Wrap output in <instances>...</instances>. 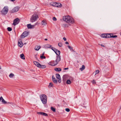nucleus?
I'll return each instance as SVG.
<instances>
[{
    "label": "nucleus",
    "mask_w": 121,
    "mask_h": 121,
    "mask_svg": "<svg viewBox=\"0 0 121 121\" xmlns=\"http://www.w3.org/2000/svg\"><path fill=\"white\" fill-rule=\"evenodd\" d=\"M40 66H39V68L42 69L45 68L46 67V66L45 65H40Z\"/></svg>",
    "instance_id": "28"
},
{
    "label": "nucleus",
    "mask_w": 121,
    "mask_h": 121,
    "mask_svg": "<svg viewBox=\"0 0 121 121\" xmlns=\"http://www.w3.org/2000/svg\"><path fill=\"white\" fill-rule=\"evenodd\" d=\"M57 56H60V52L57 49H55V51L54 52Z\"/></svg>",
    "instance_id": "12"
},
{
    "label": "nucleus",
    "mask_w": 121,
    "mask_h": 121,
    "mask_svg": "<svg viewBox=\"0 0 121 121\" xmlns=\"http://www.w3.org/2000/svg\"><path fill=\"white\" fill-rule=\"evenodd\" d=\"M85 67L84 65H82V67L81 68H80V69L82 71L84 69Z\"/></svg>",
    "instance_id": "30"
},
{
    "label": "nucleus",
    "mask_w": 121,
    "mask_h": 121,
    "mask_svg": "<svg viewBox=\"0 0 121 121\" xmlns=\"http://www.w3.org/2000/svg\"><path fill=\"white\" fill-rule=\"evenodd\" d=\"M44 40H45L46 41V40H48V39H44Z\"/></svg>",
    "instance_id": "49"
},
{
    "label": "nucleus",
    "mask_w": 121,
    "mask_h": 121,
    "mask_svg": "<svg viewBox=\"0 0 121 121\" xmlns=\"http://www.w3.org/2000/svg\"><path fill=\"white\" fill-rule=\"evenodd\" d=\"M14 76V74L13 73H11L9 75V76L10 78H13Z\"/></svg>",
    "instance_id": "31"
},
{
    "label": "nucleus",
    "mask_w": 121,
    "mask_h": 121,
    "mask_svg": "<svg viewBox=\"0 0 121 121\" xmlns=\"http://www.w3.org/2000/svg\"><path fill=\"white\" fill-rule=\"evenodd\" d=\"M35 25H32L30 24H28L27 25V26L28 28L30 29L32 28V26H34Z\"/></svg>",
    "instance_id": "20"
},
{
    "label": "nucleus",
    "mask_w": 121,
    "mask_h": 121,
    "mask_svg": "<svg viewBox=\"0 0 121 121\" xmlns=\"http://www.w3.org/2000/svg\"><path fill=\"white\" fill-rule=\"evenodd\" d=\"M56 61L58 63L60 60L61 59L60 56H56Z\"/></svg>",
    "instance_id": "11"
},
{
    "label": "nucleus",
    "mask_w": 121,
    "mask_h": 121,
    "mask_svg": "<svg viewBox=\"0 0 121 121\" xmlns=\"http://www.w3.org/2000/svg\"><path fill=\"white\" fill-rule=\"evenodd\" d=\"M101 46L103 47H104V45L103 44H101Z\"/></svg>",
    "instance_id": "48"
},
{
    "label": "nucleus",
    "mask_w": 121,
    "mask_h": 121,
    "mask_svg": "<svg viewBox=\"0 0 121 121\" xmlns=\"http://www.w3.org/2000/svg\"><path fill=\"white\" fill-rule=\"evenodd\" d=\"M51 49L54 52V51H55V49H56L55 48H54L53 47H52V48H51Z\"/></svg>",
    "instance_id": "41"
},
{
    "label": "nucleus",
    "mask_w": 121,
    "mask_h": 121,
    "mask_svg": "<svg viewBox=\"0 0 121 121\" xmlns=\"http://www.w3.org/2000/svg\"><path fill=\"white\" fill-rule=\"evenodd\" d=\"M7 30L8 31H10L12 30V28L10 27H8L7 28Z\"/></svg>",
    "instance_id": "35"
},
{
    "label": "nucleus",
    "mask_w": 121,
    "mask_h": 121,
    "mask_svg": "<svg viewBox=\"0 0 121 121\" xmlns=\"http://www.w3.org/2000/svg\"><path fill=\"white\" fill-rule=\"evenodd\" d=\"M21 58L23 59H25V56L23 54H22L20 55Z\"/></svg>",
    "instance_id": "26"
},
{
    "label": "nucleus",
    "mask_w": 121,
    "mask_h": 121,
    "mask_svg": "<svg viewBox=\"0 0 121 121\" xmlns=\"http://www.w3.org/2000/svg\"><path fill=\"white\" fill-rule=\"evenodd\" d=\"M68 69H69V68H65L64 69L65 70H66Z\"/></svg>",
    "instance_id": "45"
},
{
    "label": "nucleus",
    "mask_w": 121,
    "mask_h": 121,
    "mask_svg": "<svg viewBox=\"0 0 121 121\" xmlns=\"http://www.w3.org/2000/svg\"><path fill=\"white\" fill-rule=\"evenodd\" d=\"M53 86V83H52L50 82L49 83V85L48 86V87L49 88H51V87H52Z\"/></svg>",
    "instance_id": "27"
},
{
    "label": "nucleus",
    "mask_w": 121,
    "mask_h": 121,
    "mask_svg": "<svg viewBox=\"0 0 121 121\" xmlns=\"http://www.w3.org/2000/svg\"><path fill=\"white\" fill-rule=\"evenodd\" d=\"M36 24H37V23H36L35 24V25H36Z\"/></svg>",
    "instance_id": "51"
},
{
    "label": "nucleus",
    "mask_w": 121,
    "mask_h": 121,
    "mask_svg": "<svg viewBox=\"0 0 121 121\" xmlns=\"http://www.w3.org/2000/svg\"><path fill=\"white\" fill-rule=\"evenodd\" d=\"M62 6L61 4L60 3H57L56 2V7H60Z\"/></svg>",
    "instance_id": "17"
},
{
    "label": "nucleus",
    "mask_w": 121,
    "mask_h": 121,
    "mask_svg": "<svg viewBox=\"0 0 121 121\" xmlns=\"http://www.w3.org/2000/svg\"><path fill=\"white\" fill-rule=\"evenodd\" d=\"M34 63L35 65L37 67L39 68V66H40V64L38 62L36 61H34Z\"/></svg>",
    "instance_id": "14"
},
{
    "label": "nucleus",
    "mask_w": 121,
    "mask_h": 121,
    "mask_svg": "<svg viewBox=\"0 0 121 121\" xmlns=\"http://www.w3.org/2000/svg\"><path fill=\"white\" fill-rule=\"evenodd\" d=\"M4 99L3 98L2 96H1L0 97V101H1V100L2 101Z\"/></svg>",
    "instance_id": "42"
},
{
    "label": "nucleus",
    "mask_w": 121,
    "mask_h": 121,
    "mask_svg": "<svg viewBox=\"0 0 121 121\" xmlns=\"http://www.w3.org/2000/svg\"><path fill=\"white\" fill-rule=\"evenodd\" d=\"M58 46L60 47L62 46V44L61 43H58Z\"/></svg>",
    "instance_id": "37"
},
{
    "label": "nucleus",
    "mask_w": 121,
    "mask_h": 121,
    "mask_svg": "<svg viewBox=\"0 0 121 121\" xmlns=\"http://www.w3.org/2000/svg\"><path fill=\"white\" fill-rule=\"evenodd\" d=\"M92 82L93 84H95L96 83L94 81V80Z\"/></svg>",
    "instance_id": "43"
},
{
    "label": "nucleus",
    "mask_w": 121,
    "mask_h": 121,
    "mask_svg": "<svg viewBox=\"0 0 121 121\" xmlns=\"http://www.w3.org/2000/svg\"><path fill=\"white\" fill-rule=\"evenodd\" d=\"M42 54L43 55H44V53H43Z\"/></svg>",
    "instance_id": "50"
},
{
    "label": "nucleus",
    "mask_w": 121,
    "mask_h": 121,
    "mask_svg": "<svg viewBox=\"0 0 121 121\" xmlns=\"http://www.w3.org/2000/svg\"><path fill=\"white\" fill-rule=\"evenodd\" d=\"M65 110L67 112H69L70 111L69 109L68 108H66Z\"/></svg>",
    "instance_id": "39"
},
{
    "label": "nucleus",
    "mask_w": 121,
    "mask_h": 121,
    "mask_svg": "<svg viewBox=\"0 0 121 121\" xmlns=\"http://www.w3.org/2000/svg\"><path fill=\"white\" fill-rule=\"evenodd\" d=\"M56 75L57 79H59L58 81V82L59 83H60L61 81L60 75L59 74H56Z\"/></svg>",
    "instance_id": "10"
},
{
    "label": "nucleus",
    "mask_w": 121,
    "mask_h": 121,
    "mask_svg": "<svg viewBox=\"0 0 121 121\" xmlns=\"http://www.w3.org/2000/svg\"><path fill=\"white\" fill-rule=\"evenodd\" d=\"M8 11V8L7 6H5L1 11L2 14L3 15H6Z\"/></svg>",
    "instance_id": "4"
},
{
    "label": "nucleus",
    "mask_w": 121,
    "mask_h": 121,
    "mask_svg": "<svg viewBox=\"0 0 121 121\" xmlns=\"http://www.w3.org/2000/svg\"><path fill=\"white\" fill-rule=\"evenodd\" d=\"M117 37V35H113V34H109V38H116Z\"/></svg>",
    "instance_id": "18"
},
{
    "label": "nucleus",
    "mask_w": 121,
    "mask_h": 121,
    "mask_svg": "<svg viewBox=\"0 0 121 121\" xmlns=\"http://www.w3.org/2000/svg\"><path fill=\"white\" fill-rule=\"evenodd\" d=\"M20 7L17 6L11 10V12L12 13H15L17 12L19 9Z\"/></svg>",
    "instance_id": "7"
},
{
    "label": "nucleus",
    "mask_w": 121,
    "mask_h": 121,
    "mask_svg": "<svg viewBox=\"0 0 121 121\" xmlns=\"http://www.w3.org/2000/svg\"><path fill=\"white\" fill-rule=\"evenodd\" d=\"M28 33V32L26 31H25L23 32L21 36V38L22 39L24 38L27 36Z\"/></svg>",
    "instance_id": "5"
},
{
    "label": "nucleus",
    "mask_w": 121,
    "mask_h": 121,
    "mask_svg": "<svg viewBox=\"0 0 121 121\" xmlns=\"http://www.w3.org/2000/svg\"><path fill=\"white\" fill-rule=\"evenodd\" d=\"M45 47L46 48H51V46L49 44H47L45 45Z\"/></svg>",
    "instance_id": "24"
},
{
    "label": "nucleus",
    "mask_w": 121,
    "mask_h": 121,
    "mask_svg": "<svg viewBox=\"0 0 121 121\" xmlns=\"http://www.w3.org/2000/svg\"><path fill=\"white\" fill-rule=\"evenodd\" d=\"M40 97L42 103L43 104H46L47 102V96L44 94H43L40 95Z\"/></svg>",
    "instance_id": "2"
},
{
    "label": "nucleus",
    "mask_w": 121,
    "mask_h": 121,
    "mask_svg": "<svg viewBox=\"0 0 121 121\" xmlns=\"http://www.w3.org/2000/svg\"><path fill=\"white\" fill-rule=\"evenodd\" d=\"M54 70L56 71H60L61 70V69L60 68H55Z\"/></svg>",
    "instance_id": "21"
},
{
    "label": "nucleus",
    "mask_w": 121,
    "mask_h": 121,
    "mask_svg": "<svg viewBox=\"0 0 121 121\" xmlns=\"http://www.w3.org/2000/svg\"><path fill=\"white\" fill-rule=\"evenodd\" d=\"M63 20L64 21L68 23H73L74 22L73 19L69 16H64Z\"/></svg>",
    "instance_id": "1"
},
{
    "label": "nucleus",
    "mask_w": 121,
    "mask_h": 121,
    "mask_svg": "<svg viewBox=\"0 0 121 121\" xmlns=\"http://www.w3.org/2000/svg\"><path fill=\"white\" fill-rule=\"evenodd\" d=\"M40 58L41 59H45L46 58V57L44 56H40Z\"/></svg>",
    "instance_id": "36"
},
{
    "label": "nucleus",
    "mask_w": 121,
    "mask_h": 121,
    "mask_svg": "<svg viewBox=\"0 0 121 121\" xmlns=\"http://www.w3.org/2000/svg\"><path fill=\"white\" fill-rule=\"evenodd\" d=\"M65 43L66 44H69V43L68 42H66Z\"/></svg>",
    "instance_id": "46"
},
{
    "label": "nucleus",
    "mask_w": 121,
    "mask_h": 121,
    "mask_svg": "<svg viewBox=\"0 0 121 121\" xmlns=\"http://www.w3.org/2000/svg\"><path fill=\"white\" fill-rule=\"evenodd\" d=\"M38 18V16L36 14L33 15L30 18V22H33L36 21Z\"/></svg>",
    "instance_id": "3"
},
{
    "label": "nucleus",
    "mask_w": 121,
    "mask_h": 121,
    "mask_svg": "<svg viewBox=\"0 0 121 121\" xmlns=\"http://www.w3.org/2000/svg\"><path fill=\"white\" fill-rule=\"evenodd\" d=\"M51 109L53 112H55L56 111L55 109L52 107H51Z\"/></svg>",
    "instance_id": "34"
},
{
    "label": "nucleus",
    "mask_w": 121,
    "mask_h": 121,
    "mask_svg": "<svg viewBox=\"0 0 121 121\" xmlns=\"http://www.w3.org/2000/svg\"><path fill=\"white\" fill-rule=\"evenodd\" d=\"M53 20L54 21H56L57 20L56 18L55 17H53Z\"/></svg>",
    "instance_id": "40"
},
{
    "label": "nucleus",
    "mask_w": 121,
    "mask_h": 121,
    "mask_svg": "<svg viewBox=\"0 0 121 121\" xmlns=\"http://www.w3.org/2000/svg\"><path fill=\"white\" fill-rule=\"evenodd\" d=\"M18 45L21 47H22L23 45V44L22 41L18 42Z\"/></svg>",
    "instance_id": "19"
},
{
    "label": "nucleus",
    "mask_w": 121,
    "mask_h": 121,
    "mask_svg": "<svg viewBox=\"0 0 121 121\" xmlns=\"http://www.w3.org/2000/svg\"><path fill=\"white\" fill-rule=\"evenodd\" d=\"M58 64L57 62L55 60L49 62V64L52 66H54Z\"/></svg>",
    "instance_id": "9"
},
{
    "label": "nucleus",
    "mask_w": 121,
    "mask_h": 121,
    "mask_svg": "<svg viewBox=\"0 0 121 121\" xmlns=\"http://www.w3.org/2000/svg\"><path fill=\"white\" fill-rule=\"evenodd\" d=\"M99 70H96V72H95V75L96 74H97L99 73Z\"/></svg>",
    "instance_id": "38"
},
{
    "label": "nucleus",
    "mask_w": 121,
    "mask_h": 121,
    "mask_svg": "<svg viewBox=\"0 0 121 121\" xmlns=\"http://www.w3.org/2000/svg\"><path fill=\"white\" fill-rule=\"evenodd\" d=\"M20 21V20L18 18H17L14 20L13 21V24L14 25H15L18 24Z\"/></svg>",
    "instance_id": "6"
},
{
    "label": "nucleus",
    "mask_w": 121,
    "mask_h": 121,
    "mask_svg": "<svg viewBox=\"0 0 121 121\" xmlns=\"http://www.w3.org/2000/svg\"><path fill=\"white\" fill-rule=\"evenodd\" d=\"M63 39L64 40V41H66V39L65 37H64L63 38Z\"/></svg>",
    "instance_id": "44"
},
{
    "label": "nucleus",
    "mask_w": 121,
    "mask_h": 121,
    "mask_svg": "<svg viewBox=\"0 0 121 121\" xmlns=\"http://www.w3.org/2000/svg\"><path fill=\"white\" fill-rule=\"evenodd\" d=\"M109 34H103L101 35V36L104 38H109Z\"/></svg>",
    "instance_id": "8"
},
{
    "label": "nucleus",
    "mask_w": 121,
    "mask_h": 121,
    "mask_svg": "<svg viewBox=\"0 0 121 121\" xmlns=\"http://www.w3.org/2000/svg\"><path fill=\"white\" fill-rule=\"evenodd\" d=\"M71 81L70 80H68L66 82V83L67 84H71Z\"/></svg>",
    "instance_id": "29"
},
{
    "label": "nucleus",
    "mask_w": 121,
    "mask_h": 121,
    "mask_svg": "<svg viewBox=\"0 0 121 121\" xmlns=\"http://www.w3.org/2000/svg\"><path fill=\"white\" fill-rule=\"evenodd\" d=\"M38 113L41 115H43L45 116H48V115L47 114L43 112H38Z\"/></svg>",
    "instance_id": "16"
},
{
    "label": "nucleus",
    "mask_w": 121,
    "mask_h": 121,
    "mask_svg": "<svg viewBox=\"0 0 121 121\" xmlns=\"http://www.w3.org/2000/svg\"><path fill=\"white\" fill-rule=\"evenodd\" d=\"M10 1L13 2L15 0H9Z\"/></svg>",
    "instance_id": "47"
},
{
    "label": "nucleus",
    "mask_w": 121,
    "mask_h": 121,
    "mask_svg": "<svg viewBox=\"0 0 121 121\" xmlns=\"http://www.w3.org/2000/svg\"><path fill=\"white\" fill-rule=\"evenodd\" d=\"M41 24L43 26H45L47 24V23L44 20H43L42 21Z\"/></svg>",
    "instance_id": "23"
},
{
    "label": "nucleus",
    "mask_w": 121,
    "mask_h": 121,
    "mask_svg": "<svg viewBox=\"0 0 121 121\" xmlns=\"http://www.w3.org/2000/svg\"><path fill=\"white\" fill-rule=\"evenodd\" d=\"M68 47L69 49L71 50H72V51H74L73 49V48L72 47L69 46H68Z\"/></svg>",
    "instance_id": "32"
},
{
    "label": "nucleus",
    "mask_w": 121,
    "mask_h": 121,
    "mask_svg": "<svg viewBox=\"0 0 121 121\" xmlns=\"http://www.w3.org/2000/svg\"><path fill=\"white\" fill-rule=\"evenodd\" d=\"M67 26V25H66L65 26Z\"/></svg>",
    "instance_id": "52"
},
{
    "label": "nucleus",
    "mask_w": 121,
    "mask_h": 121,
    "mask_svg": "<svg viewBox=\"0 0 121 121\" xmlns=\"http://www.w3.org/2000/svg\"><path fill=\"white\" fill-rule=\"evenodd\" d=\"M56 2H52L50 3V5L56 7Z\"/></svg>",
    "instance_id": "25"
},
{
    "label": "nucleus",
    "mask_w": 121,
    "mask_h": 121,
    "mask_svg": "<svg viewBox=\"0 0 121 121\" xmlns=\"http://www.w3.org/2000/svg\"><path fill=\"white\" fill-rule=\"evenodd\" d=\"M40 46H36L35 48V50L37 51H38L40 49Z\"/></svg>",
    "instance_id": "22"
},
{
    "label": "nucleus",
    "mask_w": 121,
    "mask_h": 121,
    "mask_svg": "<svg viewBox=\"0 0 121 121\" xmlns=\"http://www.w3.org/2000/svg\"><path fill=\"white\" fill-rule=\"evenodd\" d=\"M2 102L3 104H6L7 103V102L5 101L4 99H3L2 101Z\"/></svg>",
    "instance_id": "33"
},
{
    "label": "nucleus",
    "mask_w": 121,
    "mask_h": 121,
    "mask_svg": "<svg viewBox=\"0 0 121 121\" xmlns=\"http://www.w3.org/2000/svg\"><path fill=\"white\" fill-rule=\"evenodd\" d=\"M67 75L66 74H65L63 76L62 79L63 82H65V81L67 78Z\"/></svg>",
    "instance_id": "13"
},
{
    "label": "nucleus",
    "mask_w": 121,
    "mask_h": 121,
    "mask_svg": "<svg viewBox=\"0 0 121 121\" xmlns=\"http://www.w3.org/2000/svg\"><path fill=\"white\" fill-rule=\"evenodd\" d=\"M52 78L53 82L55 83H57V81L56 79L53 76H52Z\"/></svg>",
    "instance_id": "15"
}]
</instances>
